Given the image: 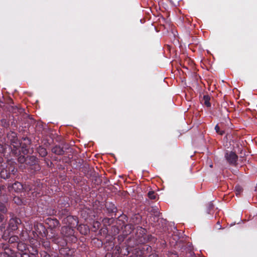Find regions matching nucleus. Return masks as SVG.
<instances>
[{
  "label": "nucleus",
  "instance_id": "nucleus-20",
  "mask_svg": "<svg viewBox=\"0 0 257 257\" xmlns=\"http://www.w3.org/2000/svg\"><path fill=\"white\" fill-rule=\"evenodd\" d=\"M148 197L151 199H155L156 198L155 193L154 191H150L148 193Z\"/></svg>",
  "mask_w": 257,
  "mask_h": 257
},
{
  "label": "nucleus",
  "instance_id": "nucleus-22",
  "mask_svg": "<svg viewBox=\"0 0 257 257\" xmlns=\"http://www.w3.org/2000/svg\"><path fill=\"white\" fill-rule=\"evenodd\" d=\"M18 161L21 163L25 162L26 163V158L24 156L21 155L18 158Z\"/></svg>",
  "mask_w": 257,
  "mask_h": 257
},
{
  "label": "nucleus",
  "instance_id": "nucleus-29",
  "mask_svg": "<svg viewBox=\"0 0 257 257\" xmlns=\"http://www.w3.org/2000/svg\"><path fill=\"white\" fill-rule=\"evenodd\" d=\"M53 241L56 243H58V238H56V237H54L53 239Z\"/></svg>",
  "mask_w": 257,
  "mask_h": 257
},
{
  "label": "nucleus",
  "instance_id": "nucleus-24",
  "mask_svg": "<svg viewBox=\"0 0 257 257\" xmlns=\"http://www.w3.org/2000/svg\"><path fill=\"white\" fill-rule=\"evenodd\" d=\"M235 190L236 192V194H238L241 192L242 188L239 186H236L235 187Z\"/></svg>",
  "mask_w": 257,
  "mask_h": 257
},
{
  "label": "nucleus",
  "instance_id": "nucleus-34",
  "mask_svg": "<svg viewBox=\"0 0 257 257\" xmlns=\"http://www.w3.org/2000/svg\"><path fill=\"white\" fill-rule=\"evenodd\" d=\"M12 111L16 112V111L15 110L14 108L13 109Z\"/></svg>",
  "mask_w": 257,
  "mask_h": 257
},
{
  "label": "nucleus",
  "instance_id": "nucleus-11",
  "mask_svg": "<svg viewBox=\"0 0 257 257\" xmlns=\"http://www.w3.org/2000/svg\"><path fill=\"white\" fill-rule=\"evenodd\" d=\"M52 152L58 155H62L64 153L63 149L59 146H56L53 147L52 149Z\"/></svg>",
  "mask_w": 257,
  "mask_h": 257
},
{
  "label": "nucleus",
  "instance_id": "nucleus-27",
  "mask_svg": "<svg viewBox=\"0 0 257 257\" xmlns=\"http://www.w3.org/2000/svg\"><path fill=\"white\" fill-rule=\"evenodd\" d=\"M72 219L74 220V221H75V222L76 224L77 225V223H78V222L76 221V219H74L73 218V217H72V216H68V217H67V219L68 220H70V219Z\"/></svg>",
  "mask_w": 257,
  "mask_h": 257
},
{
  "label": "nucleus",
  "instance_id": "nucleus-15",
  "mask_svg": "<svg viewBox=\"0 0 257 257\" xmlns=\"http://www.w3.org/2000/svg\"><path fill=\"white\" fill-rule=\"evenodd\" d=\"M8 211V208L6 203L0 201V212L6 214Z\"/></svg>",
  "mask_w": 257,
  "mask_h": 257
},
{
  "label": "nucleus",
  "instance_id": "nucleus-10",
  "mask_svg": "<svg viewBox=\"0 0 257 257\" xmlns=\"http://www.w3.org/2000/svg\"><path fill=\"white\" fill-rule=\"evenodd\" d=\"M10 170L8 168H3L1 171V176L4 179H8L10 177Z\"/></svg>",
  "mask_w": 257,
  "mask_h": 257
},
{
  "label": "nucleus",
  "instance_id": "nucleus-7",
  "mask_svg": "<svg viewBox=\"0 0 257 257\" xmlns=\"http://www.w3.org/2000/svg\"><path fill=\"white\" fill-rule=\"evenodd\" d=\"M46 223L48 224L51 228H56L59 225V221L56 218H49L46 220Z\"/></svg>",
  "mask_w": 257,
  "mask_h": 257
},
{
  "label": "nucleus",
  "instance_id": "nucleus-32",
  "mask_svg": "<svg viewBox=\"0 0 257 257\" xmlns=\"http://www.w3.org/2000/svg\"><path fill=\"white\" fill-rule=\"evenodd\" d=\"M15 238H16V237H13L11 238H10V239H13V240H15Z\"/></svg>",
  "mask_w": 257,
  "mask_h": 257
},
{
  "label": "nucleus",
  "instance_id": "nucleus-5",
  "mask_svg": "<svg viewBox=\"0 0 257 257\" xmlns=\"http://www.w3.org/2000/svg\"><path fill=\"white\" fill-rule=\"evenodd\" d=\"M21 223V220L17 217L12 218L10 219L8 229L9 231L16 230L18 229V225Z\"/></svg>",
  "mask_w": 257,
  "mask_h": 257
},
{
  "label": "nucleus",
  "instance_id": "nucleus-25",
  "mask_svg": "<svg viewBox=\"0 0 257 257\" xmlns=\"http://www.w3.org/2000/svg\"><path fill=\"white\" fill-rule=\"evenodd\" d=\"M99 225H100L99 222H98V221H96L94 223L93 227L96 228H98Z\"/></svg>",
  "mask_w": 257,
  "mask_h": 257
},
{
  "label": "nucleus",
  "instance_id": "nucleus-33",
  "mask_svg": "<svg viewBox=\"0 0 257 257\" xmlns=\"http://www.w3.org/2000/svg\"><path fill=\"white\" fill-rule=\"evenodd\" d=\"M2 194V190H1V188L0 187V195H1Z\"/></svg>",
  "mask_w": 257,
  "mask_h": 257
},
{
  "label": "nucleus",
  "instance_id": "nucleus-14",
  "mask_svg": "<svg viewBox=\"0 0 257 257\" xmlns=\"http://www.w3.org/2000/svg\"><path fill=\"white\" fill-rule=\"evenodd\" d=\"M210 99V97L208 95H205L203 97L202 101L207 107H210L211 106Z\"/></svg>",
  "mask_w": 257,
  "mask_h": 257
},
{
  "label": "nucleus",
  "instance_id": "nucleus-21",
  "mask_svg": "<svg viewBox=\"0 0 257 257\" xmlns=\"http://www.w3.org/2000/svg\"><path fill=\"white\" fill-rule=\"evenodd\" d=\"M215 130L216 133L219 134L220 135H222L224 133L223 131L220 130V127L218 125V124L216 125V126L215 127Z\"/></svg>",
  "mask_w": 257,
  "mask_h": 257
},
{
  "label": "nucleus",
  "instance_id": "nucleus-13",
  "mask_svg": "<svg viewBox=\"0 0 257 257\" xmlns=\"http://www.w3.org/2000/svg\"><path fill=\"white\" fill-rule=\"evenodd\" d=\"M37 152L42 157H45L47 155V151L46 149L41 146L38 148Z\"/></svg>",
  "mask_w": 257,
  "mask_h": 257
},
{
  "label": "nucleus",
  "instance_id": "nucleus-12",
  "mask_svg": "<svg viewBox=\"0 0 257 257\" xmlns=\"http://www.w3.org/2000/svg\"><path fill=\"white\" fill-rule=\"evenodd\" d=\"M149 211L151 213L152 215L154 216V218L155 217H158L160 215V212L159 211V208L157 206H153L149 209Z\"/></svg>",
  "mask_w": 257,
  "mask_h": 257
},
{
  "label": "nucleus",
  "instance_id": "nucleus-31",
  "mask_svg": "<svg viewBox=\"0 0 257 257\" xmlns=\"http://www.w3.org/2000/svg\"><path fill=\"white\" fill-rule=\"evenodd\" d=\"M3 228H5V226H4V224H2V226H1V230H3Z\"/></svg>",
  "mask_w": 257,
  "mask_h": 257
},
{
  "label": "nucleus",
  "instance_id": "nucleus-26",
  "mask_svg": "<svg viewBox=\"0 0 257 257\" xmlns=\"http://www.w3.org/2000/svg\"><path fill=\"white\" fill-rule=\"evenodd\" d=\"M21 257H30V255L28 253L24 252L21 254Z\"/></svg>",
  "mask_w": 257,
  "mask_h": 257
},
{
  "label": "nucleus",
  "instance_id": "nucleus-23",
  "mask_svg": "<svg viewBox=\"0 0 257 257\" xmlns=\"http://www.w3.org/2000/svg\"><path fill=\"white\" fill-rule=\"evenodd\" d=\"M14 201L18 205H21L22 203V200L18 197H14Z\"/></svg>",
  "mask_w": 257,
  "mask_h": 257
},
{
  "label": "nucleus",
  "instance_id": "nucleus-17",
  "mask_svg": "<svg viewBox=\"0 0 257 257\" xmlns=\"http://www.w3.org/2000/svg\"><path fill=\"white\" fill-rule=\"evenodd\" d=\"M12 255L11 250L5 251L0 253V257H10Z\"/></svg>",
  "mask_w": 257,
  "mask_h": 257
},
{
  "label": "nucleus",
  "instance_id": "nucleus-28",
  "mask_svg": "<svg viewBox=\"0 0 257 257\" xmlns=\"http://www.w3.org/2000/svg\"><path fill=\"white\" fill-rule=\"evenodd\" d=\"M4 219V216L3 214H0V222Z\"/></svg>",
  "mask_w": 257,
  "mask_h": 257
},
{
  "label": "nucleus",
  "instance_id": "nucleus-18",
  "mask_svg": "<svg viewBox=\"0 0 257 257\" xmlns=\"http://www.w3.org/2000/svg\"><path fill=\"white\" fill-rule=\"evenodd\" d=\"M9 170H10V175H15V173L17 172V170L16 168L13 166H10L9 167H7Z\"/></svg>",
  "mask_w": 257,
  "mask_h": 257
},
{
  "label": "nucleus",
  "instance_id": "nucleus-9",
  "mask_svg": "<svg viewBox=\"0 0 257 257\" xmlns=\"http://www.w3.org/2000/svg\"><path fill=\"white\" fill-rule=\"evenodd\" d=\"M105 208L108 213H116L117 211L116 207L112 202H106L105 204Z\"/></svg>",
  "mask_w": 257,
  "mask_h": 257
},
{
  "label": "nucleus",
  "instance_id": "nucleus-4",
  "mask_svg": "<svg viewBox=\"0 0 257 257\" xmlns=\"http://www.w3.org/2000/svg\"><path fill=\"white\" fill-rule=\"evenodd\" d=\"M61 233L64 236L70 238L72 241H75L76 239L74 236V231L72 227H62L61 228Z\"/></svg>",
  "mask_w": 257,
  "mask_h": 257
},
{
  "label": "nucleus",
  "instance_id": "nucleus-19",
  "mask_svg": "<svg viewBox=\"0 0 257 257\" xmlns=\"http://www.w3.org/2000/svg\"><path fill=\"white\" fill-rule=\"evenodd\" d=\"M214 205L213 203L210 202L207 205V212L208 214L211 213V210L213 209Z\"/></svg>",
  "mask_w": 257,
  "mask_h": 257
},
{
  "label": "nucleus",
  "instance_id": "nucleus-8",
  "mask_svg": "<svg viewBox=\"0 0 257 257\" xmlns=\"http://www.w3.org/2000/svg\"><path fill=\"white\" fill-rule=\"evenodd\" d=\"M23 139L26 141V143L23 145L21 144V146L20 147L19 150L24 154H26L28 153L27 144H30L31 142L30 140L27 137L23 138Z\"/></svg>",
  "mask_w": 257,
  "mask_h": 257
},
{
  "label": "nucleus",
  "instance_id": "nucleus-2",
  "mask_svg": "<svg viewBox=\"0 0 257 257\" xmlns=\"http://www.w3.org/2000/svg\"><path fill=\"white\" fill-rule=\"evenodd\" d=\"M43 184L40 182V181H39L34 182L33 184L30 186L29 189L34 197H38L43 194Z\"/></svg>",
  "mask_w": 257,
  "mask_h": 257
},
{
  "label": "nucleus",
  "instance_id": "nucleus-16",
  "mask_svg": "<svg viewBox=\"0 0 257 257\" xmlns=\"http://www.w3.org/2000/svg\"><path fill=\"white\" fill-rule=\"evenodd\" d=\"M12 187L15 190L19 191L23 189V185L19 182H16L13 184Z\"/></svg>",
  "mask_w": 257,
  "mask_h": 257
},
{
  "label": "nucleus",
  "instance_id": "nucleus-3",
  "mask_svg": "<svg viewBox=\"0 0 257 257\" xmlns=\"http://www.w3.org/2000/svg\"><path fill=\"white\" fill-rule=\"evenodd\" d=\"M224 158L229 164L233 166L236 164L238 156L234 152L227 151L224 155Z\"/></svg>",
  "mask_w": 257,
  "mask_h": 257
},
{
  "label": "nucleus",
  "instance_id": "nucleus-1",
  "mask_svg": "<svg viewBox=\"0 0 257 257\" xmlns=\"http://www.w3.org/2000/svg\"><path fill=\"white\" fill-rule=\"evenodd\" d=\"M8 138L13 147L12 152L15 155L20 154V151L19 149L21 146V143L18 140L17 134L15 132H11L8 134Z\"/></svg>",
  "mask_w": 257,
  "mask_h": 257
},
{
  "label": "nucleus",
  "instance_id": "nucleus-30",
  "mask_svg": "<svg viewBox=\"0 0 257 257\" xmlns=\"http://www.w3.org/2000/svg\"><path fill=\"white\" fill-rule=\"evenodd\" d=\"M45 243L44 244L45 246H46L47 247H49L50 246V244H49V242H45Z\"/></svg>",
  "mask_w": 257,
  "mask_h": 257
},
{
  "label": "nucleus",
  "instance_id": "nucleus-6",
  "mask_svg": "<svg viewBox=\"0 0 257 257\" xmlns=\"http://www.w3.org/2000/svg\"><path fill=\"white\" fill-rule=\"evenodd\" d=\"M26 164L30 166H34V169L35 171L40 169V166L38 164L37 159L34 156L27 157Z\"/></svg>",
  "mask_w": 257,
  "mask_h": 257
}]
</instances>
